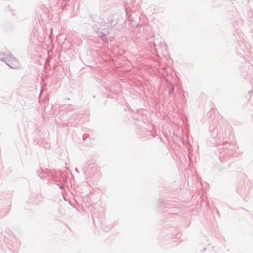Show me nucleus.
Listing matches in <instances>:
<instances>
[{
    "label": "nucleus",
    "instance_id": "1",
    "mask_svg": "<svg viewBox=\"0 0 253 253\" xmlns=\"http://www.w3.org/2000/svg\"><path fill=\"white\" fill-rule=\"evenodd\" d=\"M98 21L94 24V29L96 31L99 37H103L108 35L110 33V26L109 23H107L102 19L99 18Z\"/></svg>",
    "mask_w": 253,
    "mask_h": 253
},
{
    "label": "nucleus",
    "instance_id": "6",
    "mask_svg": "<svg viewBox=\"0 0 253 253\" xmlns=\"http://www.w3.org/2000/svg\"><path fill=\"white\" fill-rule=\"evenodd\" d=\"M240 194L242 196H244V194L243 193H242V192H240Z\"/></svg>",
    "mask_w": 253,
    "mask_h": 253
},
{
    "label": "nucleus",
    "instance_id": "2",
    "mask_svg": "<svg viewBox=\"0 0 253 253\" xmlns=\"http://www.w3.org/2000/svg\"><path fill=\"white\" fill-rule=\"evenodd\" d=\"M107 23H109V26L113 27L118 23V20L117 17L115 15H110L107 20Z\"/></svg>",
    "mask_w": 253,
    "mask_h": 253
},
{
    "label": "nucleus",
    "instance_id": "4",
    "mask_svg": "<svg viewBox=\"0 0 253 253\" xmlns=\"http://www.w3.org/2000/svg\"><path fill=\"white\" fill-rule=\"evenodd\" d=\"M173 90H174V87L172 86L169 90V93L172 92L173 91Z\"/></svg>",
    "mask_w": 253,
    "mask_h": 253
},
{
    "label": "nucleus",
    "instance_id": "5",
    "mask_svg": "<svg viewBox=\"0 0 253 253\" xmlns=\"http://www.w3.org/2000/svg\"><path fill=\"white\" fill-rule=\"evenodd\" d=\"M222 156H219V159L222 162V161H223V160H222ZM223 159H224V158H223Z\"/></svg>",
    "mask_w": 253,
    "mask_h": 253
},
{
    "label": "nucleus",
    "instance_id": "7",
    "mask_svg": "<svg viewBox=\"0 0 253 253\" xmlns=\"http://www.w3.org/2000/svg\"><path fill=\"white\" fill-rule=\"evenodd\" d=\"M75 170H76V171H77L78 172H78V169H75Z\"/></svg>",
    "mask_w": 253,
    "mask_h": 253
},
{
    "label": "nucleus",
    "instance_id": "3",
    "mask_svg": "<svg viewBox=\"0 0 253 253\" xmlns=\"http://www.w3.org/2000/svg\"><path fill=\"white\" fill-rule=\"evenodd\" d=\"M83 139L84 140H86L87 142H90L91 138L89 137V136L87 134H84L83 135Z\"/></svg>",
    "mask_w": 253,
    "mask_h": 253
}]
</instances>
